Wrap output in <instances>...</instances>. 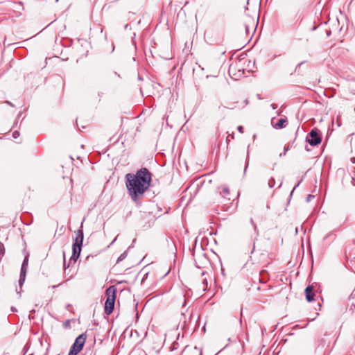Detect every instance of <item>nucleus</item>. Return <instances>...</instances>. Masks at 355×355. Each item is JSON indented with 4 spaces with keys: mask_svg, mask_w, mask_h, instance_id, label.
Listing matches in <instances>:
<instances>
[{
    "mask_svg": "<svg viewBox=\"0 0 355 355\" xmlns=\"http://www.w3.org/2000/svg\"><path fill=\"white\" fill-rule=\"evenodd\" d=\"M152 176V173L145 167L137 171L135 173H129L125 175L128 194L137 205H141V199L150 186Z\"/></svg>",
    "mask_w": 355,
    "mask_h": 355,
    "instance_id": "obj_1",
    "label": "nucleus"
},
{
    "mask_svg": "<svg viewBox=\"0 0 355 355\" xmlns=\"http://www.w3.org/2000/svg\"><path fill=\"white\" fill-rule=\"evenodd\" d=\"M83 230H82V226L76 231V238L73 243L72 246V255L69 259V262L67 266H70L71 264H74L77 259H78L80 252L81 248L83 245Z\"/></svg>",
    "mask_w": 355,
    "mask_h": 355,
    "instance_id": "obj_2",
    "label": "nucleus"
},
{
    "mask_svg": "<svg viewBox=\"0 0 355 355\" xmlns=\"http://www.w3.org/2000/svg\"><path fill=\"white\" fill-rule=\"evenodd\" d=\"M116 291L115 286H110L106 289L107 300L105 303V313L107 315H110L114 310Z\"/></svg>",
    "mask_w": 355,
    "mask_h": 355,
    "instance_id": "obj_3",
    "label": "nucleus"
},
{
    "mask_svg": "<svg viewBox=\"0 0 355 355\" xmlns=\"http://www.w3.org/2000/svg\"><path fill=\"white\" fill-rule=\"evenodd\" d=\"M86 338L87 336L85 334L78 336L72 345L68 355H77L82 350Z\"/></svg>",
    "mask_w": 355,
    "mask_h": 355,
    "instance_id": "obj_4",
    "label": "nucleus"
},
{
    "mask_svg": "<svg viewBox=\"0 0 355 355\" xmlns=\"http://www.w3.org/2000/svg\"><path fill=\"white\" fill-rule=\"evenodd\" d=\"M306 141L312 146L320 144L322 141L320 131L317 128L312 129L306 136Z\"/></svg>",
    "mask_w": 355,
    "mask_h": 355,
    "instance_id": "obj_5",
    "label": "nucleus"
},
{
    "mask_svg": "<svg viewBox=\"0 0 355 355\" xmlns=\"http://www.w3.org/2000/svg\"><path fill=\"white\" fill-rule=\"evenodd\" d=\"M256 26L257 22L255 21L254 19L249 15H246L244 22V27L246 33H249L250 28L255 31Z\"/></svg>",
    "mask_w": 355,
    "mask_h": 355,
    "instance_id": "obj_6",
    "label": "nucleus"
},
{
    "mask_svg": "<svg viewBox=\"0 0 355 355\" xmlns=\"http://www.w3.org/2000/svg\"><path fill=\"white\" fill-rule=\"evenodd\" d=\"M208 260L211 266H222V261L220 257L214 252H211L208 256Z\"/></svg>",
    "mask_w": 355,
    "mask_h": 355,
    "instance_id": "obj_7",
    "label": "nucleus"
},
{
    "mask_svg": "<svg viewBox=\"0 0 355 355\" xmlns=\"http://www.w3.org/2000/svg\"><path fill=\"white\" fill-rule=\"evenodd\" d=\"M313 286H308L305 289L306 299L308 302H311L314 300L315 294L313 292Z\"/></svg>",
    "mask_w": 355,
    "mask_h": 355,
    "instance_id": "obj_8",
    "label": "nucleus"
},
{
    "mask_svg": "<svg viewBox=\"0 0 355 355\" xmlns=\"http://www.w3.org/2000/svg\"><path fill=\"white\" fill-rule=\"evenodd\" d=\"M64 272L66 276H68L69 280L77 273V270L76 268H64Z\"/></svg>",
    "mask_w": 355,
    "mask_h": 355,
    "instance_id": "obj_9",
    "label": "nucleus"
},
{
    "mask_svg": "<svg viewBox=\"0 0 355 355\" xmlns=\"http://www.w3.org/2000/svg\"><path fill=\"white\" fill-rule=\"evenodd\" d=\"M235 70H236L235 67H234L232 65L230 66L228 72H229L230 76H232V78L237 79L239 77L243 76V72H241V70H239L238 74L234 73Z\"/></svg>",
    "mask_w": 355,
    "mask_h": 355,
    "instance_id": "obj_10",
    "label": "nucleus"
},
{
    "mask_svg": "<svg viewBox=\"0 0 355 355\" xmlns=\"http://www.w3.org/2000/svg\"><path fill=\"white\" fill-rule=\"evenodd\" d=\"M286 123H287V119H286V117H284V118H281L280 119H279L278 122L276 123L275 124L272 125V126L277 129H282V128L286 127Z\"/></svg>",
    "mask_w": 355,
    "mask_h": 355,
    "instance_id": "obj_11",
    "label": "nucleus"
},
{
    "mask_svg": "<svg viewBox=\"0 0 355 355\" xmlns=\"http://www.w3.org/2000/svg\"><path fill=\"white\" fill-rule=\"evenodd\" d=\"M26 275V268H21L20 277L19 279V285L20 288L22 287Z\"/></svg>",
    "mask_w": 355,
    "mask_h": 355,
    "instance_id": "obj_12",
    "label": "nucleus"
},
{
    "mask_svg": "<svg viewBox=\"0 0 355 355\" xmlns=\"http://www.w3.org/2000/svg\"><path fill=\"white\" fill-rule=\"evenodd\" d=\"M24 259L21 266H28L29 254L26 250H24Z\"/></svg>",
    "mask_w": 355,
    "mask_h": 355,
    "instance_id": "obj_13",
    "label": "nucleus"
},
{
    "mask_svg": "<svg viewBox=\"0 0 355 355\" xmlns=\"http://www.w3.org/2000/svg\"><path fill=\"white\" fill-rule=\"evenodd\" d=\"M127 256V252H124L122 253L117 259L116 263H118L119 261L123 260Z\"/></svg>",
    "mask_w": 355,
    "mask_h": 355,
    "instance_id": "obj_14",
    "label": "nucleus"
},
{
    "mask_svg": "<svg viewBox=\"0 0 355 355\" xmlns=\"http://www.w3.org/2000/svg\"><path fill=\"white\" fill-rule=\"evenodd\" d=\"M268 184V187H269L270 188H272V187L275 186V178H271L269 180Z\"/></svg>",
    "mask_w": 355,
    "mask_h": 355,
    "instance_id": "obj_15",
    "label": "nucleus"
},
{
    "mask_svg": "<svg viewBox=\"0 0 355 355\" xmlns=\"http://www.w3.org/2000/svg\"><path fill=\"white\" fill-rule=\"evenodd\" d=\"M63 326L66 329H69L71 327V320H67L64 322Z\"/></svg>",
    "mask_w": 355,
    "mask_h": 355,
    "instance_id": "obj_16",
    "label": "nucleus"
},
{
    "mask_svg": "<svg viewBox=\"0 0 355 355\" xmlns=\"http://www.w3.org/2000/svg\"><path fill=\"white\" fill-rule=\"evenodd\" d=\"M290 148H291L290 145H288L287 146H284V152H282V153L279 154V157L284 156L286 154V152L290 149Z\"/></svg>",
    "mask_w": 355,
    "mask_h": 355,
    "instance_id": "obj_17",
    "label": "nucleus"
},
{
    "mask_svg": "<svg viewBox=\"0 0 355 355\" xmlns=\"http://www.w3.org/2000/svg\"><path fill=\"white\" fill-rule=\"evenodd\" d=\"M290 148H291L290 145H288L287 146H284V152H282V153L279 154V157L284 156L286 154V152L290 149Z\"/></svg>",
    "mask_w": 355,
    "mask_h": 355,
    "instance_id": "obj_18",
    "label": "nucleus"
},
{
    "mask_svg": "<svg viewBox=\"0 0 355 355\" xmlns=\"http://www.w3.org/2000/svg\"><path fill=\"white\" fill-rule=\"evenodd\" d=\"M221 193L224 197H225L227 195L230 193V191L227 187H224L222 189Z\"/></svg>",
    "mask_w": 355,
    "mask_h": 355,
    "instance_id": "obj_19",
    "label": "nucleus"
},
{
    "mask_svg": "<svg viewBox=\"0 0 355 355\" xmlns=\"http://www.w3.org/2000/svg\"><path fill=\"white\" fill-rule=\"evenodd\" d=\"M19 132L16 130V131H14L13 133H12V137L15 138V139H17V137H19Z\"/></svg>",
    "mask_w": 355,
    "mask_h": 355,
    "instance_id": "obj_20",
    "label": "nucleus"
},
{
    "mask_svg": "<svg viewBox=\"0 0 355 355\" xmlns=\"http://www.w3.org/2000/svg\"><path fill=\"white\" fill-rule=\"evenodd\" d=\"M305 62H300L299 64H297L296 67H295V71H298L300 67H301L302 64H303Z\"/></svg>",
    "mask_w": 355,
    "mask_h": 355,
    "instance_id": "obj_21",
    "label": "nucleus"
},
{
    "mask_svg": "<svg viewBox=\"0 0 355 355\" xmlns=\"http://www.w3.org/2000/svg\"><path fill=\"white\" fill-rule=\"evenodd\" d=\"M237 130L240 133H243V128L242 125H239Z\"/></svg>",
    "mask_w": 355,
    "mask_h": 355,
    "instance_id": "obj_22",
    "label": "nucleus"
},
{
    "mask_svg": "<svg viewBox=\"0 0 355 355\" xmlns=\"http://www.w3.org/2000/svg\"><path fill=\"white\" fill-rule=\"evenodd\" d=\"M314 198V196L313 195H308L307 197H306V201L307 202H309L312 198Z\"/></svg>",
    "mask_w": 355,
    "mask_h": 355,
    "instance_id": "obj_23",
    "label": "nucleus"
},
{
    "mask_svg": "<svg viewBox=\"0 0 355 355\" xmlns=\"http://www.w3.org/2000/svg\"><path fill=\"white\" fill-rule=\"evenodd\" d=\"M94 259V256L88 255V256L86 257L87 263H89V259Z\"/></svg>",
    "mask_w": 355,
    "mask_h": 355,
    "instance_id": "obj_24",
    "label": "nucleus"
},
{
    "mask_svg": "<svg viewBox=\"0 0 355 355\" xmlns=\"http://www.w3.org/2000/svg\"><path fill=\"white\" fill-rule=\"evenodd\" d=\"M270 107L273 109V110H275L277 108V104H275V103H272L270 105Z\"/></svg>",
    "mask_w": 355,
    "mask_h": 355,
    "instance_id": "obj_25",
    "label": "nucleus"
},
{
    "mask_svg": "<svg viewBox=\"0 0 355 355\" xmlns=\"http://www.w3.org/2000/svg\"><path fill=\"white\" fill-rule=\"evenodd\" d=\"M300 184V182H298V183H297V184L294 187V188L293 189V190H292V191H291V196L293 194V193L294 190L296 189V187H298V186H299V184Z\"/></svg>",
    "mask_w": 355,
    "mask_h": 355,
    "instance_id": "obj_26",
    "label": "nucleus"
},
{
    "mask_svg": "<svg viewBox=\"0 0 355 355\" xmlns=\"http://www.w3.org/2000/svg\"><path fill=\"white\" fill-rule=\"evenodd\" d=\"M250 222L252 224V225L254 226V230H257V226L254 224V221H253V220L252 218L250 219Z\"/></svg>",
    "mask_w": 355,
    "mask_h": 355,
    "instance_id": "obj_27",
    "label": "nucleus"
},
{
    "mask_svg": "<svg viewBox=\"0 0 355 355\" xmlns=\"http://www.w3.org/2000/svg\"><path fill=\"white\" fill-rule=\"evenodd\" d=\"M248 166V160L247 161L246 166H245V169H244V173H245Z\"/></svg>",
    "mask_w": 355,
    "mask_h": 355,
    "instance_id": "obj_28",
    "label": "nucleus"
},
{
    "mask_svg": "<svg viewBox=\"0 0 355 355\" xmlns=\"http://www.w3.org/2000/svg\"><path fill=\"white\" fill-rule=\"evenodd\" d=\"M138 80H143V78L140 76V75H138Z\"/></svg>",
    "mask_w": 355,
    "mask_h": 355,
    "instance_id": "obj_29",
    "label": "nucleus"
},
{
    "mask_svg": "<svg viewBox=\"0 0 355 355\" xmlns=\"http://www.w3.org/2000/svg\"><path fill=\"white\" fill-rule=\"evenodd\" d=\"M6 103H8V105H10L11 106H13V105L10 102H9V101H6Z\"/></svg>",
    "mask_w": 355,
    "mask_h": 355,
    "instance_id": "obj_30",
    "label": "nucleus"
},
{
    "mask_svg": "<svg viewBox=\"0 0 355 355\" xmlns=\"http://www.w3.org/2000/svg\"><path fill=\"white\" fill-rule=\"evenodd\" d=\"M102 94H103V93L101 92V93H98V95L99 97H101Z\"/></svg>",
    "mask_w": 355,
    "mask_h": 355,
    "instance_id": "obj_31",
    "label": "nucleus"
},
{
    "mask_svg": "<svg viewBox=\"0 0 355 355\" xmlns=\"http://www.w3.org/2000/svg\"><path fill=\"white\" fill-rule=\"evenodd\" d=\"M128 14H132V15H135V12H129Z\"/></svg>",
    "mask_w": 355,
    "mask_h": 355,
    "instance_id": "obj_32",
    "label": "nucleus"
},
{
    "mask_svg": "<svg viewBox=\"0 0 355 355\" xmlns=\"http://www.w3.org/2000/svg\"><path fill=\"white\" fill-rule=\"evenodd\" d=\"M226 141L228 143L230 141V139H228V137H227L226 139Z\"/></svg>",
    "mask_w": 355,
    "mask_h": 355,
    "instance_id": "obj_33",
    "label": "nucleus"
},
{
    "mask_svg": "<svg viewBox=\"0 0 355 355\" xmlns=\"http://www.w3.org/2000/svg\"><path fill=\"white\" fill-rule=\"evenodd\" d=\"M281 114V112H277V115L279 116Z\"/></svg>",
    "mask_w": 355,
    "mask_h": 355,
    "instance_id": "obj_34",
    "label": "nucleus"
},
{
    "mask_svg": "<svg viewBox=\"0 0 355 355\" xmlns=\"http://www.w3.org/2000/svg\"><path fill=\"white\" fill-rule=\"evenodd\" d=\"M234 133H232V135H231V137H232V139H234Z\"/></svg>",
    "mask_w": 355,
    "mask_h": 355,
    "instance_id": "obj_35",
    "label": "nucleus"
},
{
    "mask_svg": "<svg viewBox=\"0 0 355 355\" xmlns=\"http://www.w3.org/2000/svg\"><path fill=\"white\" fill-rule=\"evenodd\" d=\"M221 272H224V268H221Z\"/></svg>",
    "mask_w": 355,
    "mask_h": 355,
    "instance_id": "obj_36",
    "label": "nucleus"
},
{
    "mask_svg": "<svg viewBox=\"0 0 355 355\" xmlns=\"http://www.w3.org/2000/svg\"><path fill=\"white\" fill-rule=\"evenodd\" d=\"M46 353H47V352H46L43 355H46Z\"/></svg>",
    "mask_w": 355,
    "mask_h": 355,
    "instance_id": "obj_37",
    "label": "nucleus"
}]
</instances>
